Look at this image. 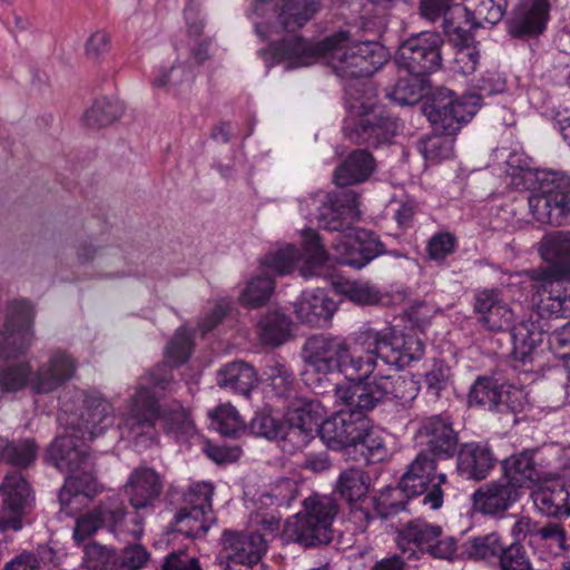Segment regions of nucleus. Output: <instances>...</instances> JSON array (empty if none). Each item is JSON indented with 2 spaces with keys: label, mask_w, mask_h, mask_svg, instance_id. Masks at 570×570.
<instances>
[{
  "label": "nucleus",
  "mask_w": 570,
  "mask_h": 570,
  "mask_svg": "<svg viewBox=\"0 0 570 570\" xmlns=\"http://www.w3.org/2000/svg\"><path fill=\"white\" fill-rule=\"evenodd\" d=\"M297 485L288 478H282L275 482L269 492L263 498L269 500L271 504L277 507H288L297 497Z\"/></svg>",
  "instance_id": "obj_60"
},
{
  "label": "nucleus",
  "mask_w": 570,
  "mask_h": 570,
  "mask_svg": "<svg viewBox=\"0 0 570 570\" xmlns=\"http://www.w3.org/2000/svg\"><path fill=\"white\" fill-rule=\"evenodd\" d=\"M507 89L505 77L495 70L485 71L473 85V92L466 96H478L479 107L485 97L502 94Z\"/></svg>",
  "instance_id": "obj_58"
},
{
  "label": "nucleus",
  "mask_w": 570,
  "mask_h": 570,
  "mask_svg": "<svg viewBox=\"0 0 570 570\" xmlns=\"http://www.w3.org/2000/svg\"><path fill=\"white\" fill-rule=\"evenodd\" d=\"M330 258L318 234L311 228L303 230V253L293 245H286L275 252L269 253L262 261L265 274L274 273L276 275H286L294 271L297 263L304 261L301 274L304 277L316 274L313 269L322 266Z\"/></svg>",
  "instance_id": "obj_13"
},
{
  "label": "nucleus",
  "mask_w": 570,
  "mask_h": 570,
  "mask_svg": "<svg viewBox=\"0 0 570 570\" xmlns=\"http://www.w3.org/2000/svg\"><path fill=\"white\" fill-rule=\"evenodd\" d=\"M416 438L433 456L450 459L456 453L459 438L448 415L439 414L422 419Z\"/></svg>",
  "instance_id": "obj_23"
},
{
  "label": "nucleus",
  "mask_w": 570,
  "mask_h": 570,
  "mask_svg": "<svg viewBox=\"0 0 570 570\" xmlns=\"http://www.w3.org/2000/svg\"><path fill=\"white\" fill-rule=\"evenodd\" d=\"M453 134L443 135L433 134L420 141V151L425 159L431 161H441L449 159L453 155L454 139Z\"/></svg>",
  "instance_id": "obj_51"
},
{
  "label": "nucleus",
  "mask_w": 570,
  "mask_h": 570,
  "mask_svg": "<svg viewBox=\"0 0 570 570\" xmlns=\"http://www.w3.org/2000/svg\"><path fill=\"white\" fill-rule=\"evenodd\" d=\"M374 169L373 156L366 150L357 149L335 169L334 183L341 187L361 184L370 178Z\"/></svg>",
  "instance_id": "obj_37"
},
{
  "label": "nucleus",
  "mask_w": 570,
  "mask_h": 570,
  "mask_svg": "<svg viewBox=\"0 0 570 570\" xmlns=\"http://www.w3.org/2000/svg\"><path fill=\"white\" fill-rule=\"evenodd\" d=\"M289 321L279 312H269L258 323V335L263 344L281 345L289 336Z\"/></svg>",
  "instance_id": "obj_46"
},
{
  "label": "nucleus",
  "mask_w": 570,
  "mask_h": 570,
  "mask_svg": "<svg viewBox=\"0 0 570 570\" xmlns=\"http://www.w3.org/2000/svg\"><path fill=\"white\" fill-rule=\"evenodd\" d=\"M404 491L401 485L386 487L373 498V508L376 514L383 519H387L405 509V502L402 499Z\"/></svg>",
  "instance_id": "obj_52"
},
{
  "label": "nucleus",
  "mask_w": 570,
  "mask_h": 570,
  "mask_svg": "<svg viewBox=\"0 0 570 570\" xmlns=\"http://www.w3.org/2000/svg\"><path fill=\"white\" fill-rule=\"evenodd\" d=\"M345 136L358 145L379 147L391 142L397 131L396 119L384 111H372L363 115L358 120L346 119L343 127Z\"/></svg>",
  "instance_id": "obj_19"
},
{
  "label": "nucleus",
  "mask_w": 570,
  "mask_h": 570,
  "mask_svg": "<svg viewBox=\"0 0 570 570\" xmlns=\"http://www.w3.org/2000/svg\"><path fill=\"white\" fill-rule=\"evenodd\" d=\"M458 246L456 237L450 232L435 233L425 247L428 258L435 263H443L448 256L453 254Z\"/></svg>",
  "instance_id": "obj_57"
},
{
  "label": "nucleus",
  "mask_w": 570,
  "mask_h": 570,
  "mask_svg": "<svg viewBox=\"0 0 570 570\" xmlns=\"http://www.w3.org/2000/svg\"><path fill=\"white\" fill-rule=\"evenodd\" d=\"M256 382L254 367L242 361L232 362L217 373V384L220 387L243 395H248Z\"/></svg>",
  "instance_id": "obj_40"
},
{
  "label": "nucleus",
  "mask_w": 570,
  "mask_h": 570,
  "mask_svg": "<svg viewBox=\"0 0 570 570\" xmlns=\"http://www.w3.org/2000/svg\"><path fill=\"white\" fill-rule=\"evenodd\" d=\"M426 85V77L407 73V77H400L387 97L400 106L415 105L423 97Z\"/></svg>",
  "instance_id": "obj_45"
},
{
  "label": "nucleus",
  "mask_w": 570,
  "mask_h": 570,
  "mask_svg": "<svg viewBox=\"0 0 570 570\" xmlns=\"http://www.w3.org/2000/svg\"><path fill=\"white\" fill-rule=\"evenodd\" d=\"M345 198L350 204L344 205L341 199L328 194V199L323 203L316 216V223L324 229L342 232L333 240V259L341 265L361 269L386 250L373 232L350 227L356 215V195L350 193Z\"/></svg>",
  "instance_id": "obj_5"
},
{
  "label": "nucleus",
  "mask_w": 570,
  "mask_h": 570,
  "mask_svg": "<svg viewBox=\"0 0 570 570\" xmlns=\"http://www.w3.org/2000/svg\"><path fill=\"white\" fill-rule=\"evenodd\" d=\"M119 557L116 551L98 542H89L83 549V564L89 570H116Z\"/></svg>",
  "instance_id": "obj_49"
},
{
  "label": "nucleus",
  "mask_w": 570,
  "mask_h": 570,
  "mask_svg": "<svg viewBox=\"0 0 570 570\" xmlns=\"http://www.w3.org/2000/svg\"><path fill=\"white\" fill-rule=\"evenodd\" d=\"M540 253L550 265L539 269L570 279V230L546 234L540 242Z\"/></svg>",
  "instance_id": "obj_34"
},
{
  "label": "nucleus",
  "mask_w": 570,
  "mask_h": 570,
  "mask_svg": "<svg viewBox=\"0 0 570 570\" xmlns=\"http://www.w3.org/2000/svg\"><path fill=\"white\" fill-rule=\"evenodd\" d=\"M38 445L33 440L13 442L0 438V461L18 468H27L36 460Z\"/></svg>",
  "instance_id": "obj_43"
},
{
  "label": "nucleus",
  "mask_w": 570,
  "mask_h": 570,
  "mask_svg": "<svg viewBox=\"0 0 570 570\" xmlns=\"http://www.w3.org/2000/svg\"><path fill=\"white\" fill-rule=\"evenodd\" d=\"M53 550L39 546L36 551L24 550L6 563L3 570H40L41 562L51 560Z\"/></svg>",
  "instance_id": "obj_55"
},
{
  "label": "nucleus",
  "mask_w": 570,
  "mask_h": 570,
  "mask_svg": "<svg viewBox=\"0 0 570 570\" xmlns=\"http://www.w3.org/2000/svg\"><path fill=\"white\" fill-rule=\"evenodd\" d=\"M519 499L501 478L481 484L471 497L473 510L492 518L502 517Z\"/></svg>",
  "instance_id": "obj_27"
},
{
  "label": "nucleus",
  "mask_w": 570,
  "mask_h": 570,
  "mask_svg": "<svg viewBox=\"0 0 570 570\" xmlns=\"http://www.w3.org/2000/svg\"><path fill=\"white\" fill-rule=\"evenodd\" d=\"M494 566L500 570H533L524 547L519 542L504 544Z\"/></svg>",
  "instance_id": "obj_54"
},
{
  "label": "nucleus",
  "mask_w": 570,
  "mask_h": 570,
  "mask_svg": "<svg viewBox=\"0 0 570 570\" xmlns=\"http://www.w3.org/2000/svg\"><path fill=\"white\" fill-rule=\"evenodd\" d=\"M249 430L254 435L268 440H288L286 424L265 412L255 414L250 421Z\"/></svg>",
  "instance_id": "obj_53"
},
{
  "label": "nucleus",
  "mask_w": 570,
  "mask_h": 570,
  "mask_svg": "<svg viewBox=\"0 0 570 570\" xmlns=\"http://www.w3.org/2000/svg\"><path fill=\"white\" fill-rule=\"evenodd\" d=\"M473 313L478 325L488 332H507L517 320L514 311L504 301L502 291L495 287L474 292Z\"/></svg>",
  "instance_id": "obj_17"
},
{
  "label": "nucleus",
  "mask_w": 570,
  "mask_h": 570,
  "mask_svg": "<svg viewBox=\"0 0 570 570\" xmlns=\"http://www.w3.org/2000/svg\"><path fill=\"white\" fill-rule=\"evenodd\" d=\"M479 109L478 96L456 97L448 88L436 89L424 102L423 112L436 130L455 134Z\"/></svg>",
  "instance_id": "obj_11"
},
{
  "label": "nucleus",
  "mask_w": 570,
  "mask_h": 570,
  "mask_svg": "<svg viewBox=\"0 0 570 570\" xmlns=\"http://www.w3.org/2000/svg\"><path fill=\"white\" fill-rule=\"evenodd\" d=\"M396 546L407 559L429 554L434 559L453 560L458 556V541L444 535L441 525L417 518L396 530Z\"/></svg>",
  "instance_id": "obj_8"
},
{
  "label": "nucleus",
  "mask_w": 570,
  "mask_h": 570,
  "mask_svg": "<svg viewBox=\"0 0 570 570\" xmlns=\"http://www.w3.org/2000/svg\"><path fill=\"white\" fill-rule=\"evenodd\" d=\"M508 331H510L512 341L513 357L525 364L535 347L542 342V328L531 320H522L514 321Z\"/></svg>",
  "instance_id": "obj_39"
},
{
  "label": "nucleus",
  "mask_w": 570,
  "mask_h": 570,
  "mask_svg": "<svg viewBox=\"0 0 570 570\" xmlns=\"http://www.w3.org/2000/svg\"><path fill=\"white\" fill-rule=\"evenodd\" d=\"M263 376L266 381L271 382L273 389L279 395L286 394L294 382L293 372L286 366V364L281 363L277 360H271L265 364L263 368Z\"/></svg>",
  "instance_id": "obj_56"
},
{
  "label": "nucleus",
  "mask_w": 570,
  "mask_h": 570,
  "mask_svg": "<svg viewBox=\"0 0 570 570\" xmlns=\"http://www.w3.org/2000/svg\"><path fill=\"white\" fill-rule=\"evenodd\" d=\"M459 16H445L443 20V31L449 37L450 41L455 45L456 48L461 46L474 45V39L470 30L465 29L461 22L455 21Z\"/></svg>",
  "instance_id": "obj_63"
},
{
  "label": "nucleus",
  "mask_w": 570,
  "mask_h": 570,
  "mask_svg": "<svg viewBox=\"0 0 570 570\" xmlns=\"http://www.w3.org/2000/svg\"><path fill=\"white\" fill-rule=\"evenodd\" d=\"M508 8V0H475L455 8L453 13L464 17V23L470 29L482 27L483 23L495 24L503 18Z\"/></svg>",
  "instance_id": "obj_38"
},
{
  "label": "nucleus",
  "mask_w": 570,
  "mask_h": 570,
  "mask_svg": "<svg viewBox=\"0 0 570 570\" xmlns=\"http://www.w3.org/2000/svg\"><path fill=\"white\" fill-rule=\"evenodd\" d=\"M446 481V474L438 471L435 458L426 451H421L407 465L400 485L407 497L424 494L422 503L438 510L444 501L442 485Z\"/></svg>",
  "instance_id": "obj_12"
},
{
  "label": "nucleus",
  "mask_w": 570,
  "mask_h": 570,
  "mask_svg": "<svg viewBox=\"0 0 570 570\" xmlns=\"http://www.w3.org/2000/svg\"><path fill=\"white\" fill-rule=\"evenodd\" d=\"M539 186L528 198L532 217L541 224H570V177L561 171H543Z\"/></svg>",
  "instance_id": "obj_9"
},
{
  "label": "nucleus",
  "mask_w": 570,
  "mask_h": 570,
  "mask_svg": "<svg viewBox=\"0 0 570 570\" xmlns=\"http://www.w3.org/2000/svg\"><path fill=\"white\" fill-rule=\"evenodd\" d=\"M355 342L362 355L353 352L343 336H312L304 345L305 361L317 373L337 372L363 380L364 375L377 370L380 361L390 365H404L420 360L424 353L423 343L417 336L403 334L392 327L382 331L367 328L356 335Z\"/></svg>",
  "instance_id": "obj_2"
},
{
  "label": "nucleus",
  "mask_w": 570,
  "mask_h": 570,
  "mask_svg": "<svg viewBox=\"0 0 570 570\" xmlns=\"http://www.w3.org/2000/svg\"><path fill=\"white\" fill-rule=\"evenodd\" d=\"M273 56L287 62L288 68L312 65L326 57L334 72L343 79L366 78L387 61L385 48L376 41L355 42L348 32L340 31L324 40L312 43L299 36H286L271 43Z\"/></svg>",
  "instance_id": "obj_4"
},
{
  "label": "nucleus",
  "mask_w": 570,
  "mask_h": 570,
  "mask_svg": "<svg viewBox=\"0 0 570 570\" xmlns=\"http://www.w3.org/2000/svg\"><path fill=\"white\" fill-rule=\"evenodd\" d=\"M568 476L566 471H549L546 479L532 492V501L539 512L548 517L570 515V492L566 489L563 480Z\"/></svg>",
  "instance_id": "obj_25"
},
{
  "label": "nucleus",
  "mask_w": 570,
  "mask_h": 570,
  "mask_svg": "<svg viewBox=\"0 0 570 570\" xmlns=\"http://www.w3.org/2000/svg\"><path fill=\"white\" fill-rule=\"evenodd\" d=\"M214 490L213 483L206 481L189 487L184 495V507L175 517L178 532L191 538L206 534L213 520Z\"/></svg>",
  "instance_id": "obj_15"
},
{
  "label": "nucleus",
  "mask_w": 570,
  "mask_h": 570,
  "mask_svg": "<svg viewBox=\"0 0 570 570\" xmlns=\"http://www.w3.org/2000/svg\"><path fill=\"white\" fill-rule=\"evenodd\" d=\"M521 397L522 391L518 389L507 390L492 377H479L469 392V404L499 411L505 406L517 412L521 409Z\"/></svg>",
  "instance_id": "obj_28"
},
{
  "label": "nucleus",
  "mask_w": 570,
  "mask_h": 570,
  "mask_svg": "<svg viewBox=\"0 0 570 570\" xmlns=\"http://www.w3.org/2000/svg\"><path fill=\"white\" fill-rule=\"evenodd\" d=\"M539 454L538 450L523 451L502 461L501 479L517 490L519 497L521 489L540 483L549 472L539 462Z\"/></svg>",
  "instance_id": "obj_24"
},
{
  "label": "nucleus",
  "mask_w": 570,
  "mask_h": 570,
  "mask_svg": "<svg viewBox=\"0 0 570 570\" xmlns=\"http://www.w3.org/2000/svg\"><path fill=\"white\" fill-rule=\"evenodd\" d=\"M370 488L368 473L360 468H350L340 473L335 490L350 505H353L366 499Z\"/></svg>",
  "instance_id": "obj_42"
},
{
  "label": "nucleus",
  "mask_w": 570,
  "mask_h": 570,
  "mask_svg": "<svg viewBox=\"0 0 570 570\" xmlns=\"http://www.w3.org/2000/svg\"><path fill=\"white\" fill-rule=\"evenodd\" d=\"M72 425L66 430V434L55 439L47 451L48 461L61 472H72L82 465L87 466L89 455L79 443L81 434Z\"/></svg>",
  "instance_id": "obj_29"
},
{
  "label": "nucleus",
  "mask_w": 570,
  "mask_h": 570,
  "mask_svg": "<svg viewBox=\"0 0 570 570\" xmlns=\"http://www.w3.org/2000/svg\"><path fill=\"white\" fill-rule=\"evenodd\" d=\"M354 449L365 458L367 464L384 460L387 455L384 432L372 426L367 420V426L362 432L357 448Z\"/></svg>",
  "instance_id": "obj_47"
},
{
  "label": "nucleus",
  "mask_w": 570,
  "mask_h": 570,
  "mask_svg": "<svg viewBox=\"0 0 570 570\" xmlns=\"http://www.w3.org/2000/svg\"><path fill=\"white\" fill-rule=\"evenodd\" d=\"M98 493V483L91 472V463L82 465L77 470L70 472L65 480L62 488L59 491V502L61 510L67 514H71L70 505L77 501L80 495L92 498Z\"/></svg>",
  "instance_id": "obj_36"
},
{
  "label": "nucleus",
  "mask_w": 570,
  "mask_h": 570,
  "mask_svg": "<svg viewBox=\"0 0 570 570\" xmlns=\"http://www.w3.org/2000/svg\"><path fill=\"white\" fill-rule=\"evenodd\" d=\"M348 409L342 410L323 420L318 428L322 441L332 450L338 451L347 448H357L362 432L367 426V417L356 406L345 404Z\"/></svg>",
  "instance_id": "obj_16"
},
{
  "label": "nucleus",
  "mask_w": 570,
  "mask_h": 570,
  "mask_svg": "<svg viewBox=\"0 0 570 570\" xmlns=\"http://www.w3.org/2000/svg\"><path fill=\"white\" fill-rule=\"evenodd\" d=\"M35 312L26 299L10 303L4 330L0 332V392L16 393L27 386L38 394L50 393L70 380L76 370L75 360L57 351L33 373L28 362L14 361L27 353L33 340Z\"/></svg>",
  "instance_id": "obj_3"
},
{
  "label": "nucleus",
  "mask_w": 570,
  "mask_h": 570,
  "mask_svg": "<svg viewBox=\"0 0 570 570\" xmlns=\"http://www.w3.org/2000/svg\"><path fill=\"white\" fill-rule=\"evenodd\" d=\"M504 543L498 532L469 538L462 546L460 556L494 566Z\"/></svg>",
  "instance_id": "obj_41"
},
{
  "label": "nucleus",
  "mask_w": 570,
  "mask_h": 570,
  "mask_svg": "<svg viewBox=\"0 0 570 570\" xmlns=\"http://www.w3.org/2000/svg\"><path fill=\"white\" fill-rule=\"evenodd\" d=\"M274 292V281L269 275L252 278L240 294V303L247 307L264 305Z\"/></svg>",
  "instance_id": "obj_50"
},
{
  "label": "nucleus",
  "mask_w": 570,
  "mask_h": 570,
  "mask_svg": "<svg viewBox=\"0 0 570 570\" xmlns=\"http://www.w3.org/2000/svg\"><path fill=\"white\" fill-rule=\"evenodd\" d=\"M217 431L226 436H238L246 430V423L238 411L230 404H222L209 413Z\"/></svg>",
  "instance_id": "obj_48"
},
{
  "label": "nucleus",
  "mask_w": 570,
  "mask_h": 570,
  "mask_svg": "<svg viewBox=\"0 0 570 570\" xmlns=\"http://www.w3.org/2000/svg\"><path fill=\"white\" fill-rule=\"evenodd\" d=\"M549 10L547 0H520L508 22L509 33L513 37L542 33L547 27Z\"/></svg>",
  "instance_id": "obj_31"
},
{
  "label": "nucleus",
  "mask_w": 570,
  "mask_h": 570,
  "mask_svg": "<svg viewBox=\"0 0 570 570\" xmlns=\"http://www.w3.org/2000/svg\"><path fill=\"white\" fill-rule=\"evenodd\" d=\"M125 494L135 510L153 508L163 492L160 475L151 468L138 466L129 474Z\"/></svg>",
  "instance_id": "obj_30"
},
{
  "label": "nucleus",
  "mask_w": 570,
  "mask_h": 570,
  "mask_svg": "<svg viewBox=\"0 0 570 570\" xmlns=\"http://www.w3.org/2000/svg\"><path fill=\"white\" fill-rule=\"evenodd\" d=\"M2 518L0 529L19 531L22 528V515L31 500V490L20 472L8 473L1 485Z\"/></svg>",
  "instance_id": "obj_22"
},
{
  "label": "nucleus",
  "mask_w": 570,
  "mask_h": 570,
  "mask_svg": "<svg viewBox=\"0 0 570 570\" xmlns=\"http://www.w3.org/2000/svg\"><path fill=\"white\" fill-rule=\"evenodd\" d=\"M336 309V303L322 289L303 292L294 304L297 318L312 326L326 325Z\"/></svg>",
  "instance_id": "obj_35"
},
{
  "label": "nucleus",
  "mask_w": 570,
  "mask_h": 570,
  "mask_svg": "<svg viewBox=\"0 0 570 570\" xmlns=\"http://www.w3.org/2000/svg\"><path fill=\"white\" fill-rule=\"evenodd\" d=\"M410 363L390 365L380 361L377 370L364 375L363 380H354L336 386L335 396L342 404H350L361 410H373L380 402L389 399L411 401L419 393L417 383L411 376L399 373Z\"/></svg>",
  "instance_id": "obj_6"
},
{
  "label": "nucleus",
  "mask_w": 570,
  "mask_h": 570,
  "mask_svg": "<svg viewBox=\"0 0 570 570\" xmlns=\"http://www.w3.org/2000/svg\"><path fill=\"white\" fill-rule=\"evenodd\" d=\"M126 507L118 497H109L98 507L80 515L76 521L73 538L83 541L98 529L106 527L116 535L125 533Z\"/></svg>",
  "instance_id": "obj_18"
},
{
  "label": "nucleus",
  "mask_w": 570,
  "mask_h": 570,
  "mask_svg": "<svg viewBox=\"0 0 570 570\" xmlns=\"http://www.w3.org/2000/svg\"><path fill=\"white\" fill-rule=\"evenodd\" d=\"M320 9V0H253V16L265 18L272 12L275 17L272 24L255 22V31L263 40H268L281 30L294 33L311 21Z\"/></svg>",
  "instance_id": "obj_10"
},
{
  "label": "nucleus",
  "mask_w": 570,
  "mask_h": 570,
  "mask_svg": "<svg viewBox=\"0 0 570 570\" xmlns=\"http://www.w3.org/2000/svg\"><path fill=\"white\" fill-rule=\"evenodd\" d=\"M83 406L79 417H70L68 424L78 430L82 440H92L112 426L115 411L112 404L98 392H81Z\"/></svg>",
  "instance_id": "obj_21"
},
{
  "label": "nucleus",
  "mask_w": 570,
  "mask_h": 570,
  "mask_svg": "<svg viewBox=\"0 0 570 570\" xmlns=\"http://www.w3.org/2000/svg\"><path fill=\"white\" fill-rule=\"evenodd\" d=\"M527 275L534 282L537 306L541 314L556 318L570 317V294L561 283L566 278L539 268L528 271Z\"/></svg>",
  "instance_id": "obj_20"
},
{
  "label": "nucleus",
  "mask_w": 570,
  "mask_h": 570,
  "mask_svg": "<svg viewBox=\"0 0 570 570\" xmlns=\"http://www.w3.org/2000/svg\"><path fill=\"white\" fill-rule=\"evenodd\" d=\"M124 106L117 99L98 98L92 106L85 112L83 120L90 128H99L111 125L124 114Z\"/></svg>",
  "instance_id": "obj_44"
},
{
  "label": "nucleus",
  "mask_w": 570,
  "mask_h": 570,
  "mask_svg": "<svg viewBox=\"0 0 570 570\" xmlns=\"http://www.w3.org/2000/svg\"><path fill=\"white\" fill-rule=\"evenodd\" d=\"M480 65V50L476 45L456 48L452 61V70L463 76L472 75Z\"/></svg>",
  "instance_id": "obj_59"
},
{
  "label": "nucleus",
  "mask_w": 570,
  "mask_h": 570,
  "mask_svg": "<svg viewBox=\"0 0 570 570\" xmlns=\"http://www.w3.org/2000/svg\"><path fill=\"white\" fill-rule=\"evenodd\" d=\"M304 512L286 520L282 537L286 543L294 542L305 548L328 543L332 524L338 507L328 495H313L304 500Z\"/></svg>",
  "instance_id": "obj_7"
},
{
  "label": "nucleus",
  "mask_w": 570,
  "mask_h": 570,
  "mask_svg": "<svg viewBox=\"0 0 570 570\" xmlns=\"http://www.w3.org/2000/svg\"><path fill=\"white\" fill-rule=\"evenodd\" d=\"M443 38L439 32L423 31L404 40L395 55V62L409 75L429 77L442 67Z\"/></svg>",
  "instance_id": "obj_14"
},
{
  "label": "nucleus",
  "mask_w": 570,
  "mask_h": 570,
  "mask_svg": "<svg viewBox=\"0 0 570 570\" xmlns=\"http://www.w3.org/2000/svg\"><path fill=\"white\" fill-rule=\"evenodd\" d=\"M191 335L179 328L165 350L166 362L148 374L147 385L140 383L121 413V429L127 439L139 449H149L159 442L157 421L161 420L166 435L176 442H189L198 430L190 409L180 402L160 404L154 390H171V366L185 363L193 352Z\"/></svg>",
  "instance_id": "obj_1"
},
{
  "label": "nucleus",
  "mask_w": 570,
  "mask_h": 570,
  "mask_svg": "<svg viewBox=\"0 0 570 570\" xmlns=\"http://www.w3.org/2000/svg\"><path fill=\"white\" fill-rule=\"evenodd\" d=\"M347 297L358 305H375L382 299L379 288L368 283H353L346 288Z\"/></svg>",
  "instance_id": "obj_61"
},
{
  "label": "nucleus",
  "mask_w": 570,
  "mask_h": 570,
  "mask_svg": "<svg viewBox=\"0 0 570 570\" xmlns=\"http://www.w3.org/2000/svg\"><path fill=\"white\" fill-rule=\"evenodd\" d=\"M223 543L227 553L225 570H242L237 568L257 564L266 552V541L257 532L239 533L224 531Z\"/></svg>",
  "instance_id": "obj_26"
},
{
  "label": "nucleus",
  "mask_w": 570,
  "mask_h": 570,
  "mask_svg": "<svg viewBox=\"0 0 570 570\" xmlns=\"http://www.w3.org/2000/svg\"><path fill=\"white\" fill-rule=\"evenodd\" d=\"M458 7L453 4V0H420V13L431 22L436 21L441 17L445 19V16L460 17V13H453Z\"/></svg>",
  "instance_id": "obj_62"
},
{
  "label": "nucleus",
  "mask_w": 570,
  "mask_h": 570,
  "mask_svg": "<svg viewBox=\"0 0 570 570\" xmlns=\"http://www.w3.org/2000/svg\"><path fill=\"white\" fill-rule=\"evenodd\" d=\"M148 557V552L141 546L129 547L117 561L116 570H139L146 564Z\"/></svg>",
  "instance_id": "obj_64"
},
{
  "label": "nucleus",
  "mask_w": 570,
  "mask_h": 570,
  "mask_svg": "<svg viewBox=\"0 0 570 570\" xmlns=\"http://www.w3.org/2000/svg\"><path fill=\"white\" fill-rule=\"evenodd\" d=\"M288 440H297V448L307 443L314 430L323 421V407L317 401L299 400L287 411Z\"/></svg>",
  "instance_id": "obj_32"
},
{
  "label": "nucleus",
  "mask_w": 570,
  "mask_h": 570,
  "mask_svg": "<svg viewBox=\"0 0 570 570\" xmlns=\"http://www.w3.org/2000/svg\"><path fill=\"white\" fill-rule=\"evenodd\" d=\"M495 463L497 458L488 443L468 442L458 452L456 469L469 480H484Z\"/></svg>",
  "instance_id": "obj_33"
}]
</instances>
